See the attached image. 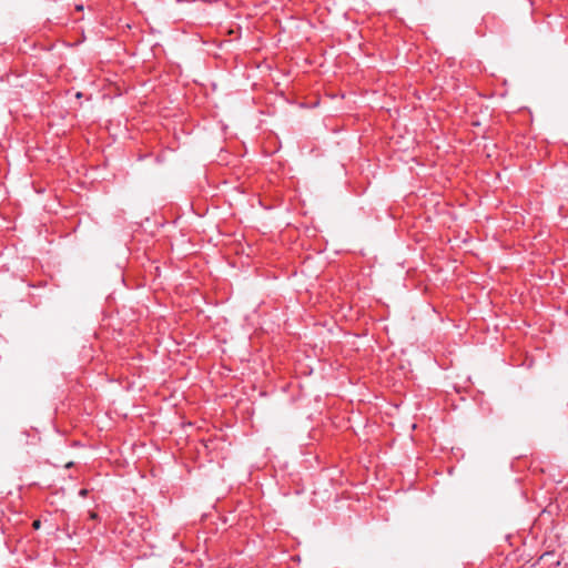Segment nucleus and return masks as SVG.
Wrapping results in <instances>:
<instances>
[{
	"instance_id": "1",
	"label": "nucleus",
	"mask_w": 568,
	"mask_h": 568,
	"mask_svg": "<svg viewBox=\"0 0 568 568\" xmlns=\"http://www.w3.org/2000/svg\"><path fill=\"white\" fill-rule=\"evenodd\" d=\"M33 527L36 529H38L40 527V521L39 520L33 521Z\"/></svg>"
},
{
	"instance_id": "2",
	"label": "nucleus",
	"mask_w": 568,
	"mask_h": 568,
	"mask_svg": "<svg viewBox=\"0 0 568 568\" xmlns=\"http://www.w3.org/2000/svg\"><path fill=\"white\" fill-rule=\"evenodd\" d=\"M87 493H88V491H87V489H81V490H80V495H81V496H85V495H87Z\"/></svg>"
},
{
	"instance_id": "3",
	"label": "nucleus",
	"mask_w": 568,
	"mask_h": 568,
	"mask_svg": "<svg viewBox=\"0 0 568 568\" xmlns=\"http://www.w3.org/2000/svg\"><path fill=\"white\" fill-rule=\"evenodd\" d=\"M77 9H78V10H82V9H83V7H82V6H78V7H77Z\"/></svg>"
}]
</instances>
